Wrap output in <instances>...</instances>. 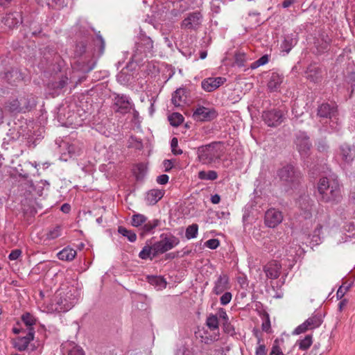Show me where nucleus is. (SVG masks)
<instances>
[{"label": "nucleus", "mask_w": 355, "mask_h": 355, "mask_svg": "<svg viewBox=\"0 0 355 355\" xmlns=\"http://www.w3.org/2000/svg\"><path fill=\"white\" fill-rule=\"evenodd\" d=\"M218 319L217 315L214 314H210L207 320H206V325L207 327L213 331H217V334L214 333V336H213V340H218L219 338V332H218Z\"/></svg>", "instance_id": "c85d7f7f"}, {"label": "nucleus", "mask_w": 355, "mask_h": 355, "mask_svg": "<svg viewBox=\"0 0 355 355\" xmlns=\"http://www.w3.org/2000/svg\"><path fill=\"white\" fill-rule=\"evenodd\" d=\"M168 121L173 126H178L183 122L184 117L181 114L174 112L168 116Z\"/></svg>", "instance_id": "ea45409f"}, {"label": "nucleus", "mask_w": 355, "mask_h": 355, "mask_svg": "<svg viewBox=\"0 0 355 355\" xmlns=\"http://www.w3.org/2000/svg\"><path fill=\"white\" fill-rule=\"evenodd\" d=\"M1 22L9 29L14 28L22 22L21 15L18 12L6 14Z\"/></svg>", "instance_id": "aec40b11"}, {"label": "nucleus", "mask_w": 355, "mask_h": 355, "mask_svg": "<svg viewBox=\"0 0 355 355\" xmlns=\"http://www.w3.org/2000/svg\"><path fill=\"white\" fill-rule=\"evenodd\" d=\"M340 156L345 163H350L355 157V148L343 144L340 147Z\"/></svg>", "instance_id": "393cba45"}, {"label": "nucleus", "mask_w": 355, "mask_h": 355, "mask_svg": "<svg viewBox=\"0 0 355 355\" xmlns=\"http://www.w3.org/2000/svg\"><path fill=\"white\" fill-rule=\"evenodd\" d=\"M257 347L255 349V355H266L267 349L264 344L261 343V338L258 339Z\"/></svg>", "instance_id": "09e8293b"}, {"label": "nucleus", "mask_w": 355, "mask_h": 355, "mask_svg": "<svg viewBox=\"0 0 355 355\" xmlns=\"http://www.w3.org/2000/svg\"><path fill=\"white\" fill-rule=\"evenodd\" d=\"M296 206L300 210V214L303 215L305 218L311 216L313 201L308 194L304 193L301 195L296 200Z\"/></svg>", "instance_id": "9b49d317"}, {"label": "nucleus", "mask_w": 355, "mask_h": 355, "mask_svg": "<svg viewBox=\"0 0 355 355\" xmlns=\"http://www.w3.org/2000/svg\"><path fill=\"white\" fill-rule=\"evenodd\" d=\"M147 221V218L141 214H134L132 216L131 224L132 226L139 227H142Z\"/></svg>", "instance_id": "f704fd0d"}, {"label": "nucleus", "mask_w": 355, "mask_h": 355, "mask_svg": "<svg viewBox=\"0 0 355 355\" xmlns=\"http://www.w3.org/2000/svg\"><path fill=\"white\" fill-rule=\"evenodd\" d=\"M351 285L346 283L343 284L337 291L336 297L337 299H342L345 293L349 291Z\"/></svg>", "instance_id": "de8ad7c7"}, {"label": "nucleus", "mask_w": 355, "mask_h": 355, "mask_svg": "<svg viewBox=\"0 0 355 355\" xmlns=\"http://www.w3.org/2000/svg\"><path fill=\"white\" fill-rule=\"evenodd\" d=\"M164 166L165 167V170L166 171H168L172 168L173 164H172L171 161L166 159V160L164 161Z\"/></svg>", "instance_id": "e2e57ef3"}, {"label": "nucleus", "mask_w": 355, "mask_h": 355, "mask_svg": "<svg viewBox=\"0 0 355 355\" xmlns=\"http://www.w3.org/2000/svg\"><path fill=\"white\" fill-rule=\"evenodd\" d=\"M307 330H309V329L304 321L302 324H301L300 325L295 328V329L293 331V334L298 335L305 332Z\"/></svg>", "instance_id": "864d4df0"}, {"label": "nucleus", "mask_w": 355, "mask_h": 355, "mask_svg": "<svg viewBox=\"0 0 355 355\" xmlns=\"http://www.w3.org/2000/svg\"><path fill=\"white\" fill-rule=\"evenodd\" d=\"M178 144V139L176 137H173L171 141V147L172 152L174 155H180L182 153V150L177 149Z\"/></svg>", "instance_id": "3c124183"}, {"label": "nucleus", "mask_w": 355, "mask_h": 355, "mask_svg": "<svg viewBox=\"0 0 355 355\" xmlns=\"http://www.w3.org/2000/svg\"><path fill=\"white\" fill-rule=\"evenodd\" d=\"M202 15L198 12L190 13L182 22V27L187 29H196L201 24Z\"/></svg>", "instance_id": "6ab92c4d"}, {"label": "nucleus", "mask_w": 355, "mask_h": 355, "mask_svg": "<svg viewBox=\"0 0 355 355\" xmlns=\"http://www.w3.org/2000/svg\"><path fill=\"white\" fill-rule=\"evenodd\" d=\"M151 254H153V245L152 246L146 245L139 252V257L141 259H146L150 257Z\"/></svg>", "instance_id": "a18cd8bd"}, {"label": "nucleus", "mask_w": 355, "mask_h": 355, "mask_svg": "<svg viewBox=\"0 0 355 355\" xmlns=\"http://www.w3.org/2000/svg\"><path fill=\"white\" fill-rule=\"evenodd\" d=\"M261 318L263 320L261 324V329L266 333H270L271 324L269 314L267 312H264L261 315Z\"/></svg>", "instance_id": "58836bf2"}, {"label": "nucleus", "mask_w": 355, "mask_h": 355, "mask_svg": "<svg viewBox=\"0 0 355 355\" xmlns=\"http://www.w3.org/2000/svg\"><path fill=\"white\" fill-rule=\"evenodd\" d=\"M153 49V42L150 37L141 35L138 41L135 44V50L132 55V59L135 62H139L144 57L151 54Z\"/></svg>", "instance_id": "39448f33"}, {"label": "nucleus", "mask_w": 355, "mask_h": 355, "mask_svg": "<svg viewBox=\"0 0 355 355\" xmlns=\"http://www.w3.org/2000/svg\"><path fill=\"white\" fill-rule=\"evenodd\" d=\"M5 109L12 113L21 112L19 105L18 98L9 100L5 105Z\"/></svg>", "instance_id": "473e14b6"}, {"label": "nucleus", "mask_w": 355, "mask_h": 355, "mask_svg": "<svg viewBox=\"0 0 355 355\" xmlns=\"http://www.w3.org/2000/svg\"><path fill=\"white\" fill-rule=\"evenodd\" d=\"M159 224L160 220L158 219H153L146 222L141 227V234L143 236L144 234L152 232L155 228L159 225Z\"/></svg>", "instance_id": "7c9ffc66"}, {"label": "nucleus", "mask_w": 355, "mask_h": 355, "mask_svg": "<svg viewBox=\"0 0 355 355\" xmlns=\"http://www.w3.org/2000/svg\"><path fill=\"white\" fill-rule=\"evenodd\" d=\"M62 228L60 226H55L52 229L49 230L46 236L48 239L53 240L57 239L61 235Z\"/></svg>", "instance_id": "37998d69"}, {"label": "nucleus", "mask_w": 355, "mask_h": 355, "mask_svg": "<svg viewBox=\"0 0 355 355\" xmlns=\"http://www.w3.org/2000/svg\"><path fill=\"white\" fill-rule=\"evenodd\" d=\"M317 189L320 199L324 202H338L341 199L340 184L336 179L320 178Z\"/></svg>", "instance_id": "f03ea898"}, {"label": "nucleus", "mask_w": 355, "mask_h": 355, "mask_svg": "<svg viewBox=\"0 0 355 355\" xmlns=\"http://www.w3.org/2000/svg\"><path fill=\"white\" fill-rule=\"evenodd\" d=\"M188 98V92L184 87L177 89L172 94L171 103L176 107H183L187 104Z\"/></svg>", "instance_id": "a211bd4d"}, {"label": "nucleus", "mask_w": 355, "mask_h": 355, "mask_svg": "<svg viewBox=\"0 0 355 355\" xmlns=\"http://www.w3.org/2000/svg\"><path fill=\"white\" fill-rule=\"evenodd\" d=\"M76 255V251L71 248H65L60 251L57 256L60 260L70 261H72Z\"/></svg>", "instance_id": "c756f323"}, {"label": "nucleus", "mask_w": 355, "mask_h": 355, "mask_svg": "<svg viewBox=\"0 0 355 355\" xmlns=\"http://www.w3.org/2000/svg\"><path fill=\"white\" fill-rule=\"evenodd\" d=\"M295 0H284L282 3V6L284 8H288L293 3H295Z\"/></svg>", "instance_id": "338daca9"}, {"label": "nucleus", "mask_w": 355, "mask_h": 355, "mask_svg": "<svg viewBox=\"0 0 355 355\" xmlns=\"http://www.w3.org/2000/svg\"><path fill=\"white\" fill-rule=\"evenodd\" d=\"M198 232V225L197 224H192L189 225L185 232V236L187 239L196 238Z\"/></svg>", "instance_id": "4c0bfd02"}, {"label": "nucleus", "mask_w": 355, "mask_h": 355, "mask_svg": "<svg viewBox=\"0 0 355 355\" xmlns=\"http://www.w3.org/2000/svg\"><path fill=\"white\" fill-rule=\"evenodd\" d=\"M262 118L268 126L277 127L282 123L284 115L281 110L274 109L263 112Z\"/></svg>", "instance_id": "9d476101"}, {"label": "nucleus", "mask_w": 355, "mask_h": 355, "mask_svg": "<svg viewBox=\"0 0 355 355\" xmlns=\"http://www.w3.org/2000/svg\"><path fill=\"white\" fill-rule=\"evenodd\" d=\"M39 4L46 5L49 7L61 6L64 3V0H35Z\"/></svg>", "instance_id": "c03bdc74"}, {"label": "nucleus", "mask_w": 355, "mask_h": 355, "mask_svg": "<svg viewBox=\"0 0 355 355\" xmlns=\"http://www.w3.org/2000/svg\"><path fill=\"white\" fill-rule=\"evenodd\" d=\"M277 341L273 344L270 355H284L280 347L276 344Z\"/></svg>", "instance_id": "5fc2aeb1"}, {"label": "nucleus", "mask_w": 355, "mask_h": 355, "mask_svg": "<svg viewBox=\"0 0 355 355\" xmlns=\"http://www.w3.org/2000/svg\"><path fill=\"white\" fill-rule=\"evenodd\" d=\"M115 110L121 114L129 112L133 107L132 103L130 101L129 97L125 95H118L115 97L114 102Z\"/></svg>", "instance_id": "dca6fc26"}, {"label": "nucleus", "mask_w": 355, "mask_h": 355, "mask_svg": "<svg viewBox=\"0 0 355 355\" xmlns=\"http://www.w3.org/2000/svg\"><path fill=\"white\" fill-rule=\"evenodd\" d=\"M277 176L279 178L281 188L286 193L292 192L300 184V173L296 171L291 165H287L280 168L277 172Z\"/></svg>", "instance_id": "7ed1b4c3"}, {"label": "nucleus", "mask_w": 355, "mask_h": 355, "mask_svg": "<svg viewBox=\"0 0 355 355\" xmlns=\"http://www.w3.org/2000/svg\"><path fill=\"white\" fill-rule=\"evenodd\" d=\"M21 255V250L19 249H15L10 253L8 259L11 261L17 260Z\"/></svg>", "instance_id": "4d7b16f0"}, {"label": "nucleus", "mask_w": 355, "mask_h": 355, "mask_svg": "<svg viewBox=\"0 0 355 355\" xmlns=\"http://www.w3.org/2000/svg\"><path fill=\"white\" fill-rule=\"evenodd\" d=\"M198 158L203 164H210L219 159L222 155V148L220 143L213 142L211 144L202 146L197 150Z\"/></svg>", "instance_id": "20e7f679"}, {"label": "nucleus", "mask_w": 355, "mask_h": 355, "mask_svg": "<svg viewBox=\"0 0 355 355\" xmlns=\"http://www.w3.org/2000/svg\"><path fill=\"white\" fill-rule=\"evenodd\" d=\"M318 115L320 117L328 118L330 119V126L334 130H338V122H337V107L334 105H330L329 103H323L319 106L318 109Z\"/></svg>", "instance_id": "0eeeda50"}, {"label": "nucleus", "mask_w": 355, "mask_h": 355, "mask_svg": "<svg viewBox=\"0 0 355 355\" xmlns=\"http://www.w3.org/2000/svg\"><path fill=\"white\" fill-rule=\"evenodd\" d=\"M283 220L282 213L275 208L266 211L264 217V222L267 227L274 228L279 225Z\"/></svg>", "instance_id": "ddd939ff"}, {"label": "nucleus", "mask_w": 355, "mask_h": 355, "mask_svg": "<svg viewBox=\"0 0 355 355\" xmlns=\"http://www.w3.org/2000/svg\"><path fill=\"white\" fill-rule=\"evenodd\" d=\"M80 293L75 286H64L61 287L55 294V309L58 312H67L77 303Z\"/></svg>", "instance_id": "f257e3e1"}, {"label": "nucleus", "mask_w": 355, "mask_h": 355, "mask_svg": "<svg viewBox=\"0 0 355 355\" xmlns=\"http://www.w3.org/2000/svg\"><path fill=\"white\" fill-rule=\"evenodd\" d=\"M306 78L311 82L318 83L322 80V71L315 64H311L306 71Z\"/></svg>", "instance_id": "5701e85b"}, {"label": "nucleus", "mask_w": 355, "mask_h": 355, "mask_svg": "<svg viewBox=\"0 0 355 355\" xmlns=\"http://www.w3.org/2000/svg\"><path fill=\"white\" fill-rule=\"evenodd\" d=\"M218 315L219 317L223 320L224 322H225L227 323V322L228 321V316L227 315V313L226 311L220 308L218 311Z\"/></svg>", "instance_id": "052dcab7"}, {"label": "nucleus", "mask_w": 355, "mask_h": 355, "mask_svg": "<svg viewBox=\"0 0 355 355\" xmlns=\"http://www.w3.org/2000/svg\"><path fill=\"white\" fill-rule=\"evenodd\" d=\"M223 325L225 331L227 333H230L232 331L234 330L232 326L228 322V321L227 322V323L225 322L223 323Z\"/></svg>", "instance_id": "0e129e2a"}, {"label": "nucleus", "mask_w": 355, "mask_h": 355, "mask_svg": "<svg viewBox=\"0 0 355 355\" xmlns=\"http://www.w3.org/2000/svg\"><path fill=\"white\" fill-rule=\"evenodd\" d=\"M62 355H85L83 349L73 342H66L62 345Z\"/></svg>", "instance_id": "4be33fe9"}, {"label": "nucleus", "mask_w": 355, "mask_h": 355, "mask_svg": "<svg viewBox=\"0 0 355 355\" xmlns=\"http://www.w3.org/2000/svg\"><path fill=\"white\" fill-rule=\"evenodd\" d=\"M71 207L69 204H64L61 206V211L64 213H68L70 211Z\"/></svg>", "instance_id": "774afa93"}, {"label": "nucleus", "mask_w": 355, "mask_h": 355, "mask_svg": "<svg viewBox=\"0 0 355 355\" xmlns=\"http://www.w3.org/2000/svg\"><path fill=\"white\" fill-rule=\"evenodd\" d=\"M198 177L202 180H215L218 178V173L215 171H200Z\"/></svg>", "instance_id": "72a5a7b5"}, {"label": "nucleus", "mask_w": 355, "mask_h": 355, "mask_svg": "<svg viewBox=\"0 0 355 355\" xmlns=\"http://www.w3.org/2000/svg\"><path fill=\"white\" fill-rule=\"evenodd\" d=\"M234 63L239 67H244L248 60L247 55L244 52H238L235 54Z\"/></svg>", "instance_id": "a19ab883"}, {"label": "nucleus", "mask_w": 355, "mask_h": 355, "mask_svg": "<svg viewBox=\"0 0 355 355\" xmlns=\"http://www.w3.org/2000/svg\"><path fill=\"white\" fill-rule=\"evenodd\" d=\"M24 334V336H20L15 340V347L19 351L25 350L31 341L33 340L35 329H30L28 332L26 331Z\"/></svg>", "instance_id": "f3484780"}, {"label": "nucleus", "mask_w": 355, "mask_h": 355, "mask_svg": "<svg viewBox=\"0 0 355 355\" xmlns=\"http://www.w3.org/2000/svg\"><path fill=\"white\" fill-rule=\"evenodd\" d=\"M219 245V241L216 239H211L205 242V246L211 249L214 250L216 249Z\"/></svg>", "instance_id": "603ef678"}, {"label": "nucleus", "mask_w": 355, "mask_h": 355, "mask_svg": "<svg viewBox=\"0 0 355 355\" xmlns=\"http://www.w3.org/2000/svg\"><path fill=\"white\" fill-rule=\"evenodd\" d=\"M68 78L62 77L58 82L53 83V87L55 89H62L67 84Z\"/></svg>", "instance_id": "6e6d98bb"}, {"label": "nucleus", "mask_w": 355, "mask_h": 355, "mask_svg": "<svg viewBox=\"0 0 355 355\" xmlns=\"http://www.w3.org/2000/svg\"><path fill=\"white\" fill-rule=\"evenodd\" d=\"M312 344V336L306 335L305 338L299 342V348L302 350L308 349Z\"/></svg>", "instance_id": "79ce46f5"}, {"label": "nucleus", "mask_w": 355, "mask_h": 355, "mask_svg": "<svg viewBox=\"0 0 355 355\" xmlns=\"http://www.w3.org/2000/svg\"><path fill=\"white\" fill-rule=\"evenodd\" d=\"M220 200V197L218 194H215L214 196H211V202L213 204H218V203H219Z\"/></svg>", "instance_id": "69168bd1"}, {"label": "nucleus", "mask_w": 355, "mask_h": 355, "mask_svg": "<svg viewBox=\"0 0 355 355\" xmlns=\"http://www.w3.org/2000/svg\"><path fill=\"white\" fill-rule=\"evenodd\" d=\"M297 149L302 158L308 157L311 144L309 138L304 132H300L296 137Z\"/></svg>", "instance_id": "f8f14e48"}, {"label": "nucleus", "mask_w": 355, "mask_h": 355, "mask_svg": "<svg viewBox=\"0 0 355 355\" xmlns=\"http://www.w3.org/2000/svg\"><path fill=\"white\" fill-rule=\"evenodd\" d=\"M168 175L162 174L157 178V182L159 184H166L168 182Z\"/></svg>", "instance_id": "bf43d9fd"}, {"label": "nucleus", "mask_w": 355, "mask_h": 355, "mask_svg": "<svg viewBox=\"0 0 355 355\" xmlns=\"http://www.w3.org/2000/svg\"><path fill=\"white\" fill-rule=\"evenodd\" d=\"M217 116L215 109L198 106L193 113V118L198 121H210Z\"/></svg>", "instance_id": "1a4fd4ad"}, {"label": "nucleus", "mask_w": 355, "mask_h": 355, "mask_svg": "<svg viewBox=\"0 0 355 355\" xmlns=\"http://www.w3.org/2000/svg\"><path fill=\"white\" fill-rule=\"evenodd\" d=\"M164 195V191L153 189L146 193L145 200L149 205H155Z\"/></svg>", "instance_id": "a878e982"}, {"label": "nucleus", "mask_w": 355, "mask_h": 355, "mask_svg": "<svg viewBox=\"0 0 355 355\" xmlns=\"http://www.w3.org/2000/svg\"><path fill=\"white\" fill-rule=\"evenodd\" d=\"M22 322L26 326V329H24L23 328H17L15 327L13 329V332L15 334H20L25 333L26 331L28 332L30 329H34L33 326L35 324L36 319L33 315L30 314L29 313H26L21 316Z\"/></svg>", "instance_id": "412c9836"}, {"label": "nucleus", "mask_w": 355, "mask_h": 355, "mask_svg": "<svg viewBox=\"0 0 355 355\" xmlns=\"http://www.w3.org/2000/svg\"><path fill=\"white\" fill-rule=\"evenodd\" d=\"M269 61V57L268 55H264L261 56L259 59H258L257 61L252 63L250 68L252 69H257V67L260 66H263L266 64H267Z\"/></svg>", "instance_id": "49530a36"}, {"label": "nucleus", "mask_w": 355, "mask_h": 355, "mask_svg": "<svg viewBox=\"0 0 355 355\" xmlns=\"http://www.w3.org/2000/svg\"><path fill=\"white\" fill-rule=\"evenodd\" d=\"M162 236H163L162 235ZM179 243V239L175 236H169L162 237L159 241H157L153 244V257L157 254H163Z\"/></svg>", "instance_id": "423d86ee"}, {"label": "nucleus", "mask_w": 355, "mask_h": 355, "mask_svg": "<svg viewBox=\"0 0 355 355\" xmlns=\"http://www.w3.org/2000/svg\"><path fill=\"white\" fill-rule=\"evenodd\" d=\"M226 78L223 77H209L205 78L201 82V87L207 92H211L223 85Z\"/></svg>", "instance_id": "4468645a"}, {"label": "nucleus", "mask_w": 355, "mask_h": 355, "mask_svg": "<svg viewBox=\"0 0 355 355\" xmlns=\"http://www.w3.org/2000/svg\"><path fill=\"white\" fill-rule=\"evenodd\" d=\"M230 279L227 275H220L214 282L212 293L216 295L223 293L230 288Z\"/></svg>", "instance_id": "2eb2a0df"}, {"label": "nucleus", "mask_w": 355, "mask_h": 355, "mask_svg": "<svg viewBox=\"0 0 355 355\" xmlns=\"http://www.w3.org/2000/svg\"><path fill=\"white\" fill-rule=\"evenodd\" d=\"M118 232L123 236L126 237L130 242H134L137 239V235L134 232L128 230L123 226L119 227Z\"/></svg>", "instance_id": "e433bc0d"}, {"label": "nucleus", "mask_w": 355, "mask_h": 355, "mask_svg": "<svg viewBox=\"0 0 355 355\" xmlns=\"http://www.w3.org/2000/svg\"><path fill=\"white\" fill-rule=\"evenodd\" d=\"M282 266L277 261H270L263 268L266 277L259 275L258 281L261 283H266L268 279H276L281 273Z\"/></svg>", "instance_id": "6e6552de"}, {"label": "nucleus", "mask_w": 355, "mask_h": 355, "mask_svg": "<svg viewBox=\"0 0 355 355\" xmlns=\"http://www.w3.org/2000/svg\"><path fill=\"white\" fill-rule=\"evenodd\" d=\"M309 329H313L320 327L322 322L321 318L318 315H313L305 320Z\"/></svg>", "instance_id": "c9c22d12"}, {"label": "nucleus", "mask_w": 355, "mask_h": 355, "mask_svg": "<svg viewBox=\"0 0 355 355\" xmlns=\"http://www.w3.org/2000/svg\"><path fill=\"white\" fill-rule=\"evenodd\" d=\"M284 80V76L277 72L271 73L268 83V87L270 92L276 91Z\"/></svg>", "instance_id": "cd10ccee"}, {"label": "nucleus", "mask_w": 355, "mask_h": 355, "mask_svg": "<svg viewBox=\"0 0 355 355\" xmlns=\"http://www.w3.org/2000/svg\"><path fill=\"white\" fill-rule=\"evenodd\" d=\"M17 98L21 112L29 111L36 105L35 98L31 96H23Z\"/></svg>", "instance_id": "bb28decb"}, {"label": "nucleus", "mask_w": 355, "mask_h": 355, "mask_svg": "<svg viewBox=\"0 0 355 355\" xmlns=\"http://www.w3.org/2000/svg\"><path fill=\"white\" fill-rule=\"evenodd\" d=\"M297 42V37L295 33L288 34L284 36V40L281 44V49L282 51L288 53L292 48L296 45Z\"/></svg>", "instance_id": "b1692460"}, {"label": "nucleus", "mask_w": 355, "mask_h": 355, "mask_svg": "<svg viewBox=\"0 0 355 355\" xmlns=\"http://www.w3.org/2000/svg\"><path fill=\"white\" fill-rule=\"evenodd\" d=\"M95 42L96 44H100L99 53L101 54H102L103 53L104 49H105V41H104V40L103 39V37L101 35H98L96 36V40Z\"/></svg>", "instance_id": "13d9d810"}, {"label": "nucleus", "mask_w": 355, "mask_h": 355, "mask_svg": "<svg viewBox=\"0 0 355 355\" xmlns=\"http://www.w3.org/2000/svg\"><path fill=\"white\" fill-rule=\"evenodd\" d=\"M322 226L320 224L317 225L313 232V238L318 237L320 239V236L322 232Z\"/></svg>", "instance_id": "680f3d73"}, {"label": "nucleus", "mask_w": 355, "mask_h": 355, "mask_svg": "<svg viewBox=\"0 0 355 355\" xmlns=\"http://www.w3.org/2000/svg\"><path fill=\"white\" fill-rule=\"evenodd\" d=\"M149 283L154 286L157 290H162L166 286V282L160 276H155L149 278Z\"/></svg>", "instance_id": "2f4dec72"}, {"label": "nucleus", "mask_w": 355, "mask_h": 355, "mask_svg": "<svg viewBox=\"0 0 355 355\" xmlns=\"http://www.w3.org/2000/svg\"><path fill=\"white\" fill-rule=\"evenodd\" d=\"M222 296L220 298V303L222 305H227L230 302L232 298V295L230 292L225 291L222 293Z\"/></svg>", "instance_id": "8fccbe9b"}]
</instances>
